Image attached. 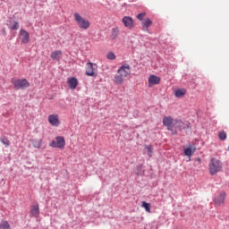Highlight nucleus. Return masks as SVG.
Wrapping results in <instances>:
<instances>
[{
	"mask_svg": "<svg viewBox=\"0 0 229 229\" xmlns=\"http://www.w3.org/2000/svg\"><path fill=\"white\" fill-rule=\"evenodd\" d=\"M122 21L123 22V25L125 26V28H128L129 30H133V19L130 16H124L122 19Z\"/></svg>",
	"mask_w": 229,
	"mask_h": 229,
	"instance_id": "obj_12",
	"label": "nucleus"
},
{
	"mask_svg": "<svg viewBox=\"0 0 229 229\" xmlns=\"http://www.w3.org/2000/svg\"><path fill=\"white\" fill-rule=\"evenodd\" d=\"M131 74V67L128 64H124L117 70V74L114 75L113 81L115 85H123L124 79Z\"/></svg>",
	"mask_w": 229,
	"mask_h": 229,
	"instance_id": "obj_1",
	"label": "nucleus"
},
{
	"mask_svg": "<svg viewBox=\"0 0 229 229\" xmlns=\"http://www.w3.org/2000/svg\"><path fill=\"white\" fill-rule=\"evenodd\" d=\"M12 83L16 90H24V89H28V87H30V81L26 79L12 80Z\"/></svg>",
	"mask_w": 229,
	"mask_h": 229,
	"instance_id": "obj_4",
	"label": "nucleus"
},
{
	"mask_svg": "<svg viewBox=\"0 0 229 229\" xmlns=\"http://www.w3.org/2000/svg\"><path fill=\"white\" fill-rule=\"evenodd\" d=\"M1 142H2V144H4V146H6V147L10 146V140H7V138L2 139Z\"/></svg>",
	"mask_w": 229,
	"mask_h": 229,
	"instance_id": "obj_28",
	"label": "nucleus"
},
{
	"mask_svg": "<svg viewBox=\"0 0 229 229\" xmlns=\"http://www.w3.org/2000/svg\"><path fill=\"white\" fill-rule=\"evenodd\" d=\"M151 24H153V21L149 19V18H146L143 21H142V28L143 30H148L149 26H151Z\"/></svg>",
	"mask_w": 229,
	"mask_h": 229,
	"instance_id": "obj_18",
	"label": "nucleus"
},
{
	"mask_svg": "<svg viewBox=\"0 0 229 229\" xmlns=\"http://www.w3.org/2000/svg\"><path fill=\"white\" fill-rule=\"evenodd\" d=\"M145 153L151 157L153 156V146L151 145H145Z\"/></svg>",
	"mask_w": 229,
	"mask_h": 229,
	"instance_id": "obj_20",
	"label": "nucleus"
},
{
	"mask_svg": "<svg viewBox=\"0 0 229 229\" xmlns=\"http://www.w3.org/2000/svg\"><path fill=\"white\" fill-rule=\"evenodd\" d=\"M68 85H69L70 89L74 90V89H76V87H78V79H76L75 77H72V78L68 79Z\"/></svg>",
	"mask_w": 229,
	"mask_h": 229,
	"instance_id": "obj_15",
	"label": "nucleus"
},
{
	"mask_svg": "<svg viewBox=\"0 0 229 229\" xmlns=\"http://www.w3.org/2000/svg\"><path fill=\"white\" fill-rule=\"evenodd\" d=\"M107 60H115V54L114 52H109L106 55Z\"/></svg>",
	"mask_w": 229,
	"mask_h": 229,
	"instance_id": "obj_25",
	"label": "nucleus"
},
{
	"mask_svg": "<svg viewBox=\"0 0 229 229\" xmlns=\"http://www.w3.org/2000/svg\"><path fill=\"white\" fill-rule=\"evenodd\" d=\"M30 216H32V217H38V216H40L38 204H34L30 207Z\"/></svg>",
	"mask_w": 229,
	"mask_h": 229,
	"instance_id": "obj_14",
	"label": "nucleus"
},
{
	"mask_svg": "<svg viewBox=\"0 0 229 229\" xmlns=\"http://www.w3.org/2000/svg\"><path fill=\"white\" fill-rule=\"evenodd\" d=\"M48 123L51 126H60V118L58 114H54L48 115Z\"/></svg>",
	"mask_w": 229,
	"mask_h": 229,
	"instance_id": "obj_10",
	"label": "nucleus"
},
{
	"mask_svg": "<svg viewBox=\"0 0 229 229\" xmlns=\"http://www.w3.org/2000/svg\"><path fill=\"white\" fill-rule=\"evenodd\" d=\"M141 207L145 208L146 212H151V204L146 201L141 202Z\"/></svg>",
	"mask_w": 229,
	"mask_h": 229,
	"instance_id": "obj_23",
	"label": "nucleus"
},
{
	"mask_svg": "<svg viewBox=\"0 0 229 229\" xmlns=\"http://www.w3.org/2000/svg\"><path fill=\"white\" fill-rule=\"evenodd\" d=\"M119 35V28H113L111 31V38L112 40H115Z\"/></svg>",
	"mask_w": 229,
	"mask_h": 229,
	"instance_id": "obj_19",
	"label": "nucleus"
},
{
	"mask_svg": "<svg viewBox=\"0 0 229 229\" xmlns=\"http://www.w3.org/2000/svg\"><path fill=\"white\" fill-rule=\"evenodd\" d=\"M32 146L33 148L40 149V148H42V140H33Z\"/></svg>",
	"mask_w": 229,
	"mask_h": 229,
	"instance_id": "obj_21",
	"label": "nucleus"
},
{
	"mask_svg": "<svg viewBox=\"0 0 229 229\" xmlns=\"http://www.w3.org/2000/svg\"><path fill=\"white\" fill-rule=\"evenodd\" d=\"M160 83V77L156 75H150L148 78V87L151 88L153 85H158Z\"/></svg>",
	"mask_w": 229,
	"mask_h": 229,
	"instance_id": "obj_13",
	"label": "nucleus"
},
{
	"mask_svg": "<svg viewBox=\"0 0 229 229\" xmlns=\"http://www.w3.org/2000/svg\"><path fill=\"white\" fill-rule=\"evenodd\" d=\"M175 121H176V119H173V117H171V116H165L163 118L164 126H166L167 130H169V131H172L173 135H176V131H173L174 127Z\"/></svg>",
	"mask_w": 229,
	"mask_h": 229,
	"instance_id": "obj_5",
	"label": "nucleus"
},
{
	"mask_svg": "<svg viewBox=\"0 0 229 229\" xmlns=\"http://www.w3.org/2000/svg\"><path fill=\"white\" fill-rule=\"evenodd\" d=\"M208 167L209 174L211 176H214V174H217L223 169V163L219 159L213 157L210 159Z\"/></svg>",
	"mask_w": 229,
	"mask_h": 229,
	"instance_id": "obj_3",
	"label": "nucleus"
},
{
	"mask_svg": "<svg viewBox=\"0 0 229 229\" xmlns=\"http://www.w3.org/2000/svg\"><path fill=\"white\" fill-rule=\"evenodd\" d=\"M136 17L139 21H144V17H146V13H139Z\"/></svg>",
	"mask_w": 229,
	"mask_h": 229,
	"instance_id": "obj_29",
	"label": "nucleus"
},
{
	"mask_svg": "<svg viewBox=\"0 0 229 229\" xmlns=\"http://www.w3.org/2000/svg\"><path fill=\"white\" fill-rule=\"evenodd\" d=\"M50 148H58L59 149H64L65 148V139L62 136H57L55 140L49 143Z\"/></svg>",
	"mask_w": 229,
	"mask_h": 229,
	"instance_id": "obj_7",
	"label": "nucleus"
},
{
	"mask_svg": "<svg viewBox=\"0 0 229 229\" xmlns=\"http://www.w3.org/2000/svg\"><path fill=\"white\" fill-rule=\"evenodd\" d=\"M86 74L87 76H92L96 78L98 76V64L93 63L86 64Z\"/></svg>",
	"mask_w": 229,
	"mask_h": 229,
	"instance_id": "obj_6",
	"label": "nucleus"
},
{
	"mask_svg": "<svg viewBox=\"0 0 229 229\" xmlns=\"http://www.w3.org/2000/svg\"><path fill=\"white\" fill-rule=\"evenodd\" d=\"M19 38L21 44H29L30 43V33L26 31L24 29H21L19 32Z\"/></svg>",
	"mask_w": 229,
	"mask_h": 229,
	"instance_id": "obj_9",
	"label": "nucleus"
},
{
	"mask_svg": "<svg viewBox=\"0 0 229 229\" xmlns=\"http://www.w3.org/2000/svg\"><path fill=\"white\" fill-rule=\"evenodd\" d=\"M141 171H142V165H140L137 166V174H140Z\"/></svg>",
	"mask_w": 229,
	"mask_h": 229,
	"instance_id": "obj_30",
	"label": "nucleus"
},
{
	"mask_svg": "<svg viewBox=\"0 0 229 229\" xmlns=\"http://www.w3.org/2000/svg\"><path fill=\"white\" fill-rule=\"evenodd\" d=\"M218 138L220 140H226V132L225 131H221L218 132Z\"/></svg>",
	"mask_w": 229,
	"mask_h": 229,
	"instance_id": "obj_24",
	"label": "nucleus"
},
{
	"mask_svg": "<svg viewBox=\"0 0 229 229\" xmlns=\"http://www.w3.org/2000/svg\"><path fill=\"white\" fill-rule=\"evenodd\" d=\"M187 94V89H179L174 91L175 98H183Z\"/></svg>",
	"mask_w": 229,
	"mask_h": 229,
	"instance_id": "obj_17",
	"label": "nucleus"
},
{
	"mask_svg": "<svg viewBox=\"0 0 229 229\" xmlns=\"http://www.w3.org/2000/svg\"><path fill=\"white\" fill-rule=\"evenodd\" d=\"M73 19L81 30H87L90 28V21L81 16L79 13H73Z\"/></svg>",
	"mask_w": 229,
	"mask_h": 229,
	"instance_id": "obj_2",
	"label": "nucleus"
},
{
	"mask_svg": "<svg viewBox=\"0 0 229 229\" xmlns=\"http://www.w3.org/2000/svg\"><path fill=\"white\" fill-rule=\"evenodd\" d=\"M0 229H12V227L10 226V223H8V221L2 220L0 222Z\"/></svg>",
	"mask_w": 229,
	"mask_h": 229,
	"instance_id": "obj_22",
	"label": "nucleus"
},
{
	"mask_svg": "<svg viewBox=\"0 0 229 229\" xmlns=\"http://www.w3.org/2000/svg\"><path fill=\"white\" fill-rule=\"evenodd\" d=\"M13 30H19V23L17 21H13V25L10 27Z\"/></svg>",
	"mask_w": 229,
	"mask_h": 229,
	"instance_id": "obj_27",
	"label": "nucleus"
},
{
	"mask_svg": "<svg viewBox=\"0 0 229 229\" xmlns=\"http://www.w3.org/2000/svg\"><path fill=\"white\" fill-rule=\"evenodd\" d=\"M226 198V193L225 191H221L218 195H216L214 199L216 205H223L225 203V199Z\"/></svg>",
	"mask_w": 229,
	"mask_h": 229,
	"instance_id": "obj_11",
	"label": "nucleus"
},
{
	"mask_svg": "<svg viewBox=\"0 0 229 229\" xmlns=\"http://www.w3.org/2000/svg\"><path fill=\"white\" fill-rule=\"evenodd\" d=\"M51 58H52V60H57V62H59L60 58H62V51L55 50V51L52 52Z\"/></svg>",
	"mask_w": 229,
	"mask_h": 229,
	"instance_id": "obj_16",
	"label": "nucleus"
},
{
	"mask_svg": "<svg viewBox=\"0 0 229 229\" xmlns=\"http://www.w3.org/2000/svg\"><path fill=\"white\" fill-rule=\"evenodd\" d=\"M191 126V123L186 121H182L181 119H175V122L174 123V130H187Z\"/></svg>",
	"mask_w": 229,
	"mask_h": 229,
	"instance_id": "obj_8",
	"label": "nucleus"
},
{
	"mask_svg": "<svg viewBox=\"0 0 229 229\" xmlns=\"http://www.w3.org/2000/svg\"><path fill=\"white\" fill-rule=\"evenodd\" d=\"M184 155L186 157H192V149L191 148L184 149Z\"/></svg>",
	"mask_w": 229,
	"mask_h": 229,
	"instance_id": "obj_26",
	"label": "nucleus"
}]
</instances>
